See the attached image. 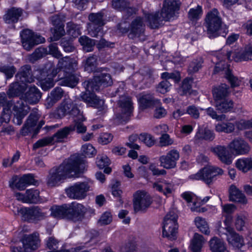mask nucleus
Segmentation results:
<instances>
[{
  "mask_svg": "<svg viewBox=\"0 0 252 252\" xmlns=\"http://www.w3.org/2000/svg\"><path fill=\"white\" fill-rule=\"evenodd\" d=\"M86 168L85 161L78 156H73L64 161L59 166L51 169L47 178L48 186L55 187L67 178L77 176Z\"/></svg>",
  "mask_w": 252,
  "mask_h": 252,
  "instance_id": "1",
  "label": "nucleus"
},
{
  "mask_svg": "<svg viewBox=\"0 0 252 252\" xmlns=\"http://www.w3.org/2000/svg\"><path fill=\"white\" fill-rule=\"evenodd\" d=\"M113 82L111 75L108 73H102L95 76L91 80L84 82L82 84L86 92L80 94L81 99L88 105L95 108L103 107L104 102L91 92L98 91L100 87H107L112 85Z\"/></svg>",
  "mask_w": 252,
  "mask_h": 252,
  "instance_id": "2",
  "label": "nucleus"
},
{
  "mask_svg": "<svg viewBox=\"0 0 252 252\" xmlns=\"http://www.w3.org/2000/svg\"><path fill=\"white\" fill-rule=\"evenodd\" d=\"M77 62L68 57H65L59 60L57 67L58 69H63L64 72L69 74L62 79L61 84L63 86L73 88L78 82V77L72 74V72L77 69Z\"/></svg>",
  "mask_w": 252,
  "mask_h": 252,
  "instance_id": "3",
  "label": "nucleus"
},
{
  "mask_svg": "<svg viewBox=\"0 0 252 252\" xmlns=\"http://www.w3.org/2000/svg\"><path fill=\"white\" fill-rule=\"evenodd\" d=\"M38 72L40 75L37 79L42 89L47 91L52 88L55 85L54 78L59 72L58 67L55 68L52 63L48 62Z\"/></svg>",
  "mask_w": 252,
  "mask_h": 252,
  "instance_id": "4",
  "label": "nucleus"
},
{
  "mask_svg": "<svg viewBox=\"0 0 252 252\" xmlns=\"http://www.w3.org/2000/svg\"><path fill=\"white\" fill-rule=\"evenodd\" d=\"M204 24L210 38H214L219 35L218 32L222 26V22L217 9L213 8L207 12Z\"/></svg>",
  "mask_w": 252,
  "mask_h": 252,
  "instance_id": "5",
  "label": "nucleus"
},
{
  "mask_svg": "<svg viewBox=\"0 0 252 252\" xmlns=\"http://www.w3.org/2000/svg\"><path fill=\"white\" fill-rule=\"evenodd\" d=\"M57 115L60 118L69 115L73 121H85L83 115L77 107L76 103H74L69 98L64 96V99L57 110Z\"/></svg>",
  "mask_w": 252,
  "mask_h": 252,
  "instance_id": "6",
  "label": "nucleus"
},
{
  "mask_svg": "<svg viewBox=\"0 0 252 252\" xmlns=\"http://www.w3.org/2000/svg\"><path fill=\"white\" fill-rule=\"evenodd\" d=\"M92 184L91 180L77 182L65 189V194L71 199L82 200L87 196Z\"/></svg>",
  "mask_w": 252,
  "mask_h": 252,
  "instance_id": "7",
  "label": "nucleus"
},
{
  "mask_svg": "<svg viewBox=\"0 0 252 252\" xmlns=\"http://www.w3.org/2000/svg\"><path fill=\"white\" fill-rule=\"evenodd\" d=\"M73 127L66 126L59 130L53 136L47 137L38 140L33 144V148L36 149L49 145H53L56 143L63 142L69 134L73 131Z\"/></svg>",
  "mask_w": 252,
  "mask_h": 252,
  "instance_id": "8",
  "label": "nucleus"
},
{
  "mask_svg": "<svg viewBox=\"0 0 252 252\" xmlns=\"http://www.w3.org/2000/svg\"><path fill=\"white\" fill-rule=\"evenodd\" d=\"M232 217L228 216L224 221L225 225V235L229 246L235 250L242 251V248L245 246L243 237L237 233L234 230L230 227Z\"/></svg>",
  "mask_w": 252,
  "mask_h": 252,
  "instance_id": "9",
  "label": "nucleus"
},
{
  "mask_svg": "<svg viewBox=\"0 0 252 252\" xmlns=\"http://www.w3.org/2000/svg\"><path fill=\"white\" fill-rule=\"evenodd\" d=\"M222 169L215 166L205 167L195 174L191 175L189 178L192 180H202L207 184H210L217 179V177L223 174Z\"/></svg>",
  "mask_w": 252,
  "mask_h": 252,
  "instance_id": "10",
  "label": "nucleus"
},
{
  "mask_svg": "<svg viewBox=\"0 0 252 252\" xmlns=\"http://www.w3.org/2000/svg\"><path fill=\"white\" fill-rule=\"evenodd\" d=\"M118 104L121 113L116 115L115 121L116 124L127 122L133 111L131 98L126 95H122L120 97Z\"/></svg>",
  "mask_w": 252,
  "mask_h": 252,
  "instance_id": "11",
  "label": "nucleus"
},
{
  "mask_svg": "<svg viewBox=\"0 0 252 252\" xmlns=\"http://www.w3.org/2000/svg\"><path fill=\"white\" fill-rule=\"evenodd\" d=\"M177 216L174 211H170L164 217L163 223L162 235L170 240L176 238Z\"/></svg>",
  "mask_w": 252,
  "mask_h": 252,
  "instance_id": "12",
  "label": "nucleus"
},
{
  "mask_svg": "<svg viewBox=\"0 0 252 252\" xmlns=\"http://www.w3.org/2000/svg\"><path fill=\"white\" fill-rule=\"evenodd\" d=\"M22 46L27 50H31L35 45L43 43L45 39L31 30L25 29L20 33Z\"/></svg>",
  "mask_w": 252,
  "mask_h": 252,
  "instance_id": "13",
  "label": "nucleus"
},
{
  "mask_svg": "<svg viewBox=\"0 0 252 252\" xmlns=\"http://www.w3.org/2000/svg\"><path fill=\"white\" fill-rule=\"evenodd\" d=\"M22 242L23 247H13L12 252H29L36 249L40 242L39 234L34 232L30 235H25Z\"/></svg>",
  "mask_w": 252,
  "mask_h": 252,
  "instance_id": "14",
  "label": "nucleus"
},
{
  "mask_svg": "<svg viewBox=\"0 0 252 252\" xmlns=\"http://www.w3.org/2000/svg\"><path fill=\"white\" fill-rule=\"evenodd\" d=\"M145 28L144 21L143 18L137 17L131 22L128 29L123 27L122 23L120 24L119 30L123 32H129L128 37L133 39L139 35L144 32Z\"/></svg>",
  "mask_w": 252,
  "mask_h": 252,
  "instance_id": "15",
  "label": "nucleus"
},
{
  "mask_svg": "<svg viewBox=\"0 0 252 252\" xmlns=\"http://www.w3.org/2000/svg\"><path fill=\"white\" fill-rule=\"evenodd\" d=\"M133 208L135 212H145L152 203L150 195L146 191L139 190L133 195Z\"/></svg>",
  "mask_w": 252,
  "mask_h": 252,
  "instance_id": "16",
  "label": "nucleus"
},
{
  "mask_svg": "<svg viewBox=\"0 0 252 252\" xmlns=\"http://www.w3.org/2000/svg\"><path fill=\"white\" fill-rule=\"evenodd\" d=\"M39 118V116L37 112H32L21 130V134L23 135L26 136L32 131H34L35 133H37L39 129L45 124L44 121H41L37 127H35L37 121L38 120Z\"/></svg>",
  "mask_w": 252,
  "mask_h": 252,
  "instance_id": "17",
  "label": "nucleus"
},
{
  "mask_svg": "<svg viewBox=\"0 0 252 252\" xmlns=\"http://www.w3.org/2000/svg\"><path fill=\"white\" fill-rule=\"evenodd\" d=\"M180 5L179 0H164L161 10L163 18L169 21L177 17Z\"/></svg>",
  "mask_w": 252,
  "mask_h": 252,
  "instance_id": "18",
  "label": "nucleus"
},
{
  "mask_svg": "<svg viewBox=\"0 0 252 252\" xmlns=\"http://www.w3.org/2000/svg\"><path fill=\"white\" fill-rule=\"evenodd\" d=\"M89 19L92 22L88 27L89 34L93 37L101 35L102 27L105 24L103 15L101 13H92L89 15Z\"/></svg>",
  "mask_w": 252,
  "mask_h": 252,
  "instance_id": "19",
  "label": "nucleus"
},
{
  "mask_svg": "<svg viewBox=\"0 0 252 252\" xmlns=\"http://www.w3.org/2000/svg\"><path fill=\"white\" fill-rule=\"evenodd\" d=\"M179 158V152L176 149H172L166 155L159 157L160 165L166 169L174 168Z\"/></svg>",
  "mask_w": 252,
  "mask_h": 252,
  "instance_id": "20",
  "label": "nucleus"
},
{
  "mask_svg": "<svg viewBox=\"0 0 252 252\" xmlns=\"http://www.w3.org/2000/svg\"><path fill=\"white\" fill-rule=\"evenodd\" d=\"M20 211L25 219L28 221L42 220L47 215L46 212L38 206L23 208Z\"/></svg>",
  "mask_w": 252,
  "mask_h": 252,
  "instance_id": "21",
  "label": "nucleus"
},
{
  "mask_svg": "<svg viewBox=\"0 0 252 252\" xmlns=\"http://www.w3.org/2000/svg\"><path fill=\"white\" fill-rule=\"evenodd\" d=\"M68 220L74 221L81 220L87 212L86 208L82 204L73 202L67 204Z\"/></svg>",
  "mask_w": 252,
  "mask_h": 252,
  "instance_id": "22",
  "label": "nucleus"
},
{
  "mask_svg": "<svg viewBox=\"0 0 252 252\" xmlns=\"http://www.w3.org/2000/svg\"><path fill=\"white\" fill-rule=\"evenodd\" d=\"M15 196L18 200L23 203H38L42 202L40 198L39 191L37 189H27L25 193L17 192Z\"/></svg>",
  "mask_w": 252,
  "mask_h": 252,
  "instance_id": "23",
  "label": "nucleus"
},
{
  "mask_svg": "<svg viewBox=\"0 0 252 252\" xmlns=\"http://www.w3.org/2000/svg\"><path fill=\"white\" fill-rule=\"evenodd\" d=\"M29 110V107L25 104L22 100L15 103L13 106L14 123L17 125H21L23 118L28 114Z\"/></svg>",
  "mask_w": 252,
  "mask_h": 252,
  "instance_id": "24",
  "label": "nucleus"
},
{
  "mask_svg": "<svg viewBox=\"0 0 252 252\" xmlns=\"http://www.w3.org/2000/svg\"><path fill=\"white\" fill-rule=\"evenodd\" d=\"M210 151L223 163L229 165L232 162L233 157L224 146L217 145L210 148Z\"/></svg>",
  "mask_w": 252,
  "mask_h": 252,
  "instance_id": "25",
  "label": "nucleus"
},
{
  "mask_svg": "<svg viewBox=\"0 0 252 252\" xmlns=\"http://www.w3.org/2000/svg\"><path fill=\"white\" fill-rule=\"evenodd\" d=\"M228 147L231 151L238 155L246 154L250 150L248 143L240 138L234 139L229 144Z\"/></svg>",
  "mask_w": 252,
  "mask_h": 252,
  "instance_id": "26",
  "label": "nucleus"
},
{
  "mask_svg": "<svg viewBox=\"0 0 252 252\" xmlns=\"http://www.w3.org/2000/svg\"><path fill=\"white\" fill-rule=\"evenodd\" d=\"M52 24L54 26L53 40H58L61 37L64 35L63 23L65 21V17L63 15H54L51 18Z\"/></svg>",
  "mask_w": 252,
  "mask_h": 252,
  "instance_id": "27",
  "label": "nucleus"
},
{
  "mask_svg": "<svg viewBox=\"0 0 252 252\" xmlns=\"http://www.w3.org/2000/svg\"><path fill=\"white\" fill-rule=\"evenodd\" d=\"M153 187L156 190L167 196L172 193L174 185L172 182L165 179H160L154 183Z\"/></svg>",
  "mask_w": 252,
  "mask_h": 252,
  "instance_id": "28",
  "label": "nucleus"
},
{
  "mask_svg": "<svg viewBox=\"0 0 252 252\" xmlns=\"http://www.w3.org/2000/svg\"><path fill=\"white\" fill-rule=\"evenodd\" d=\"M226 69L225 70V78L230 83L232 87H235L238 86L240 85V81L238 79L235 77L231 72V71L227 69L224 62L222 61H220L219 62L217 63L216 64L215 67L214 68V72L215 73L219 72L220 70H224Z\"/></svg>",
  "mask_w": 252,
  "mask_h": 252,
  "instance_id": "29",
  "label": "nucleus"
},
{
  "mask_svg": "<svg viewBox=\"0 0 252 252\" xmlns=\"http://www.w3.org/2000/svg\"><path fill=\"white\" fill-rule=\"evenodd\" d=\"M17 81L26 85L27 83H32L34 81V78L32 74L31 67L29 65L22 66L16 75Z\"/></svg>",
  "mask_w": 252,
  "mask_h": 252,
  "instance_id": "30",
  "label": "nucleus"
},
{
  "mask_svg": "<svg viewBox=\"0 0 252 252\" xmlns=\"http://www.w3.org/2000/svg\"><path fill=\"white\" fill-rule=\"evenodd\" d=\"M139 102L142 109L151 108L159 106L160 100L156 98L153 94H143L139 99Z\"/></svg>",
  "mask_w": 252,
  "mask_h": 252,
  "instance_id": "31",
  "label": "nucleus"
},
{
  "mask_svg": "<svg viewBox=\"0 0 252 252\" xmlns=\"http://www.w3.org/2000/svg\"><path fill=\"white\" fill-rule=\"evenodd\" d=\"M150 27L152 29L159 28L162 24L163 21H166L163 17L162 14L159 12L155 13H148L145 15Z\"/></svg>",
  "mask_w": 252,
  "mask_h": 252,
  "instance_id": "32",
  "label": "nucleus"
},
{
  "mask_svg": "<svg viewBox=\"0 0 252 252\" xmlns=\"http://www.w3.org/2000/svg\"><path fill=\"white\" fill-rule=\"evenodd\" d=\"M112 5L115 9L125 11L128 16L136 12V9L129 6L128 0H113Z\"/></svg>",
  "mask_w": 252,
  "mask_h": 252,
  "instance_id": "33",
  "label": "nucleus"
},
{
  "mask_svg": "<svg viewBox=\"0 0 252 252\" xmlns=\"http://www.w3.org/2000/svg\"><path fill=\"white\" fill-rule=\"evenodd\" d=\"M229 94V87L225 84H221L215 87L213 90V95L215 101L226 98Z\"/></svg>",
  "mask_w": 252,
  "mask_h": 252,
  "instance_id": "34",
  "label": "nucleus"
},
{
  "mask_svg": "<svg viewBox=\"0 0 252 252\" xmlns=\"http://www.w3.org/2000/svg\"><path fill=\"white\" fill-rule=\"evenodd\" d=\"M215 137V134L212 130L199 126L195 135L194 139L198 141L203 140L212 141Z\"/></svg>",
  "mask_w": 252,
  "mask_h": 252,
  "instance_id": "35",
  "label": "nucleus"
},
{
  "mask_svg": "<svg viewBox=\"0 0 252 252\" xmlns=\"http://www.w3.org/2000/svg\"><path fill=\"white\" fill-rule=\"evenodd\" d=\"M215 106L219 112L225 113L231 111L233 109L234 102L230 99L224 98L215 101Z\"/></svg>",
  "mask_w": 252,
  "mask_h": 252,
  "instance_id": "36",
  "label": "nucleus"
},
{
  "mask_svg": "<svg viewBox=\"0 0 252 252\" xmlns=\"http://www.w3.org/2000/svg\"><path fill=\"white\" fill-rule=\"evenodd\" d=\"M234 60L237 62L252 60V45H247L244 49L236 53L234 55Z\"/></svg>",
  "mask_w": 252,
  "mask_h": 252,
  "instance_id": "37",
  "label": "nucleus"
},
{
  "mask_svg": "<svg viewBox=\"0 0 252 252\" xmlns=\"http://www.w3.org/2000/svg\"><path fill=\"white\" fill-rule=\"evenodd\" d=\"M206 242V240L202 235L197 233H195L190 245L191 251L192 252H201Z\"/></svg>",
  "mask_w": 252,
  "mask_h": 252,
  "instance_id": "38",
  "label": "nucleus"
},
{
  "mask_svg": "<svg viewBox=\"0 0 252 252\" xmlns=\"http://www.w3.org/2000/svg\"><path fill=\"white\" fill-rule=\"evenodd\" d=\"M51 214L54 218L68 219L67 204L53 206L50 209Z\"/></svg>",
  "mask_w": 252,
  "mask_h": 252,
  "instance_id": "39",
  "label": "nucleus"
},
{
  "mask_svg": "<svg viewBox=\"0 0 252 252\" xmlns=\"http://www.w3.org/2000/svg\"><path fill=\"white\" fill-rule=\"evenodd\" d=\"M230 200L243 204L247 203L245 196L235 186L232 185L229 189Z\"/></svg>",
  "mask_w": 252,
  "mask_h": 252,
  "instance_id": "40",
  "label": "nucleus"
},
{
  "mask_svg": "<svg viewBox=\"0 0 252 252\" xmlns=\"http://www.w3.org/2000/svg\"><path fill=\"white\" fill-rule=\"evenodd\" d=\"M211 252H229L225 243L217 237H213L209 241Z\"/></svg>",
  "mask_w": 252,
  "mask_h": 252,
  "instance_id": "41",
  "label": "nucleus"
},
{
  "mask_svg": "<svg viewBox=\"0 0 252 252\" xmlns=\"http://www.w3.org/2000/svg\"><path fill=\"white\" fill-rule=\"evenodd\" d=\"M22 14V10L21 9L12 8L9 10L4 15V21L7 24L16 23Z\"/></svg>",
  "mask_w": 252,
  "mask_h": 252,
  "instance_id": "42",
  "label": "nucleus"
},
{
  "mask_svg": "<svg viewBox=\"0 0 252 252\" xmlns=\"http://www.w3.org/2000/svg\"><path fill=\"white\" fill-rule=\"evenodd\" d=\"M64 92L60 87H56L50 93V95L47 98L46 102L48 106L51 107L54 103L61 99L63 96Z\"/></svg>",
  "mask_w": 252,
  "mask_h": 252,
  "instance_id": "43",
  "label": "nucleus"
},
{
  "mask_svg": "<svg viewBox=\"0 0 252 252\" xmlns=\"http://www.w3.org/2000/svg\"><path fill=\"white\" fill-rule=\"evenodd\" d=\"M235 165L242 172H247L252 169V158H239L236 160Z\"/></svg>",
  "mask_w": 252,
  "mask_h": 252,
  "instance_id": "44",
  "label": "nucleus"
},
{
  "mask_svg": "<svg viewBox=\"0 0 252 252\" xmlns=\"http://www.w3.org/2000/svg\"><path fill=\"white\" fill-rule=\"evenodd\" d=\"M41 97L39 90L35 86L31 87L29 91L26 94L27 101L32 104L37 103Z\"/></svg>",
  "mask_w": 252,
  "mask_h": 252,
  "instance_id": "45",
  "label": "nucleus"
},
{
  "mask_svg": "<svg viewBox=\"0 0 252 252\" xmlns=\"http://www.w3.org/2000/svg\"><path fill=\"white\" fill-rule=\"evenodd\" d=\"M249 215L247 212L241 213L237 214L236 217L235 225L238 231H242L246 227L248 222Z\"/></svg>",
  "mask_w": 252,
  "mask_h": 252,
  "instance_id": "46",
  "label": "nucleus"
},
{
  "mask_svg": "<svg viewBox=\"0 0 252 252\" xmlns=\"http://www.w3.org/2000/svg\"><path fill=\"white\" fill-rule=\"evenodd\" d=\"M215 130L218 132L231 133L235 130V124L231 122H221L215 125Z\"/></svg>",
  "mask_w": 252,
  "mask_h": 252,
  "instance_id": "47",
  "label": "nucleus"
},
{
  "mask_svg": "<svg viewBox=\"0 0 252 252\" xmlns=\"http://www.w3.org/2000/svg\"><path fill=\"white\" fill-rule=\"evenodd\" d=\"M25 89V84L17 81L10 85L7 93L10 97H13L22 93Z\"/></svg>",
  "mask_w": 252,
  "mask_h": 252,
  "instance_id": "48",
  "label": "nucleus"
},
{
  "mask_svg": "<svg viewBox=\"0 0 252 252\" xmlns=\"http://www.w3.org/2000/svg\"><path fill=\"white\" fill-rule=\"evenodd\" d=\"M194 221L200 231L206 235L210 234V229L205 219L200 217H197L195 218Z\"/></svg>",
  "mask_w": 252,
  "mask_h": 252,
  "instance_id": "49",
  "label": "nucleus"
},
{
  "mask_svg": "<svg viewBox=\"0 0 252 252\" xmlns=\"http://www.w3.org/2000/svg\"><path fill=\"white\" fill-rule=\"evenodd\" d=\"M84 69L88 72H92L95 70L97 65V58L96 56L88 57L83 62Z\"/></svg>",
  "mask_w": 252,
  "mask_h": 252,
  "instance_id": "50",
  "label": "nucleus"
},
{
  "mask_svg": "<svg viewBox=\"0 0 252 252\" xmlns=\"http://www.w3.org/2000/svg\"><path fill=\"white\" fill-rule=\"evenodd\" d=\"M79 41L83 46L84 50L87 52L92 51L93 47L95 43L94 40L90 39L86 36L80 37Z\"/></svg>",
  "mask_w": 252,
  "mask_h": 252,
  "instance_id": "51",
  "label": "nucleus"
},
{
  "mask_svg": "<svg viewBox=\"0 0 252 252\" xmlns=\"http://www.w3.org/2000/svg\"><path fill=\"white\" fill-rule=\"evenodd\" d=\"M47 51L46 49L42 47H39L35 49L34 52L29 56L28 60L30 62L34 63L44 56L47 54Z\"/></svg>",
  "mask_w": 252,
  "mask_h": 252,
  "instance_id": "52",
  "label": "nucleus"
},
{
  "mask_svg": "<svg viewBox=\"0 0 252 252\" xmlns=\"http://www.w3.org/2000/svg\"><path fill=\"white\" fill-rule=\"evenodd\" d=\"M202 14V8L198 5L195 8L190 9L188 13L189 18L192 21L199 19Z\"/></svg>",
  "mask_w": 252,
  "mask_h": 252,
  "instance_id": "53",
  "label": "nucleus"
},
{
  "mask_svg": "<svg viewBox=\"0 0 252 252\" xmlns=\"http://www.w3.org/2000/svg\"><path fill=\"white\" fill-rule=\"evenodd\" d=\"M67 32L69 35L73 38L77 37L81 34L80 27L73 23L67 24Z\"/></svg>",
  "mask_w": 252,
  "mask_h": 252,
  "instance_id": "54",
  "label": "nucleus"
},
{
  "mask_svg": "<svg viewBox=\"0 0 252 252\" xmlns=\"http://www.w3.org/2000/svg\"><path fill=\"white\" fill-rule=\"evenodd\" d=\"M203 60L201 58H198L192 61L189 64V71L190 73H194L198 71L201 67Z\"/></svg>",
  "mask_w": 252,
  "mask_h": 252,
  "instance_id": "55",
  "label": "nucleus"
},
{
  "mask_svg": "<svg viewBox=\"0 0 252 252\" xmlns=\"http://www.w3.org/2000/svg\"><path fill=\"white\" fill-rule=\"evenodd\" d=\"M16 70V68L13 65H3L0 66V72L4 74L7 79L12 77Z\"/></svg>",
  "mask_w": 252,
  "mask_h": 252,
  "instance_id": "56",
  "label": "nucleus"
},
{
  "mask_svg": "<svg viewBox=\"0 0 252 252\" xmlns=\"http://www.w3.org/2000/svg\"><path fill=\"white\" fill-rule=\"evenodd\" d=\"M16 180V177H14L12 178V180L9 181V187L11 189H14V188H17L19 190H23L25 189L27 187V186L21 177L19 181L15 184L14 182Z\"/></svg>",
  "mask_w": 252,
  "mask_h": 252,
  "instance_id": "57",
  "label": "nucleus"
},
{
  "mask_svg": "<svg viewBox=\"0 0 252 252\" xmlns=\"http://www.w3.org/2000/svg\"><path fill=\"white\" fill-rule=\"evenodd\" d=\"M11 105V104L8 103L7 105L3 107V111L0 116L2 122L8 123L10 121L11 113L10 109Z\"/></svg>",
  "mask_w": 252,
  "mask_h": 252,
  "instance_id": "58",
  "label": "nucleus"
},
{
  "mask_svg": "<svg viewBox=\"0 0 252 252\" xmlns=\"http://www.w3.org/2000/svg\"><path fill=\"white\" fill-rule=\"evenodd\" d=\"M112 220V217L109 212H105L103 213L98 220V223L100 225H107L109 224Z\"/></svg>",
  "mask_w": 252,
  "mask_h": 252,
  "instance_id": "59",
  "label": "nucleus"
},
{
  "mask_svg": "<svg viewBox=\"0 0 252 252\" xmlns=\"http://www.w3.org/2000/svg\"><path fill=\"white\" fill-rule=\"evenodd\" d=\"M81 150L85 156L91 157L96 153L94 148L90 144H85L82 146Z\"/></svg>",
  "mask_w": 252,
  "mask_h": 252,
  "instance_id": "60",
  "label": "nucleus"
},
{
  "mask_svg": "<svg viewBox=\"0 0 252 252\" xmlns=\"http://www.w3.org/2000/svg\"><path fill=\"white\" fill-rule=\"evenodd\" d=\"M171 87V84L167 80L161 81L157 87V91L161 94H165L168 92Z\"/></svg>",
  "mask_w": 252,
  "mask_h": 252,
  "instance_id": "61",
  "label": "nucleus"
},
{
  "mask_svg": "<svg viewBox=\"0 0 252 252\" xmlns=\"http://www.w3.org/2000/svg\"><path fill=\"white\" fill-rule=\"evenodd\" d=\"M113 138V136L111 133H103L99 135L98 142L102 145H106L111 142Z\"/></svg>",
  "mask_w": 252,
  "mask_h": 252,
  "instance_id": "62",
  "label": "nucleus"
},
{
  "mask_svg": "<svg viewBox=\"0 0 252 252\" xmlns=\"http://www.w3.org/2000/svg\"><path fill=\"white\" fill-rule=\"evenodd\" d=\"M139 140L148 147H151L154 144V140L151 135L146 133L141 134L139 136Z\"/></svg>",
  "mask_w": 252,
  "mask_h": 252,
  "instance_id": "63",
  "label": "nucleus"
},
{
  "mask_svg": "<svg viewBox=\"0 0 252 252\" xmlns=\"http://www.w3.org/2000/svg\"><path fill=\"white\" fill-rule=\"evenodd\" d=\"M234 124L235 126H236L237 128L239 130L252 128V119L248 121L242 120L239 122H236Z\"/></svg>",
  "mask_w": 252,
  "mask_h": 252,
  "instance_id": "64",
  "label": "nucleus"
}]
</instances>
